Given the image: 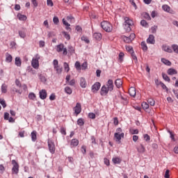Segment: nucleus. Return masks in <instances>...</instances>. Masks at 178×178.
Instances as JSON below:
<instances>
[{
  "label": "nucleus",
  "instance_id": "nucleus-40",
  "mask_svg": "<svg viewBox=\"0 0 178 178\" xmlns=\"http://www.w3.org/2000/svg\"><path fill=\"white\" fill-rule=\"evenodd\" d=\"M147 102L149 104V105H151V106H154V105H155V100H154L152 98L148 99Z\"/></svg>",
  "mask_w": 178,
  "mask_h": 178
},
{
  "label": "nucleus",
  "instance_id": "nucleus-13",
  "mask_svg": "<svg viewBox=\"0 0 178 178\" xmlns=\"http://www.w3.org/2000/svg\"><path fill=\"white\" fill-rule=\"evenodd\" d=\"M147 44H155V36H154V35H149L147 40Z\"/></svg>",
  "mask_w": 178,
  "mask_h": 178
},
{
  "label": "nucleus",
  "instance_id": "nucleus-63",
  "mask_svg": "<svg viewBox=\"0 0 178 178\" xmlns=\"http://www.w3.org/2000/svg\"><path fill=\"white\" fill-rule=\"evenodd\" d=\"M58 60H54V61H53V65H54V67H58V66H59L58 65Z\"/></svg>",
  "mask_w": 178,
  "mask_h": 178
},
{
  "label": "nucleus",
  "instance_id": "nucleus-10",
  "mask_svg": "<svg viewBox=\"0 0 178 178\" xmlns=\"http://www.w3.org/2000/svg\"><path fill=\"white\" fill-rule=\"evenodd\" d=\"M99 88H101V83L99 82H96L92 86V92H97Z\"/></svg>",
  "mask_w": 178,
  "mask_h": 178
},
{
  "label": "nucleus",
  "instance_id": "nucleus-25",
  "mask_svg": "<svg viewBox=\"0 0 178 178\" xmlns=\"http://www.w3.org/2000/svg\"><path fill=\"white\" fill-rule=\"evenodd\" d=\"M17 17H18L19 20H22V21L27 20V17L26 15H22L20 13H19L17 15Z\"/></svg>",
  "mask_w": 178,
  "mask_h": 178
},
{
  "label": "nucleus",
  "instance_id": "nucleus-43",
  "mask_svg": "<svg viewBox=\"0 0 178 178\" xmlns=\"http://www.w3.org/2000/svg\"><path fill=\"white\" fill-rule=\"evenodd\" d=\"M11 91L13 92H17L18 94H22V92L19 90H17L16 88H15L14 86H13L11 88Z\"/></svg>",
  "mask_w": 178,
  "mask_h": 178
},
{
  "label": "nucleus",
  "instance_id": "nucleus-54",
  "mask_svg": "<svg viewBox=\"0 0 178 178\" xmlns=\"http://www.w3.org/2000/svg\"><path fill=\"white\" fill-rule=\"evenodd\" d=\"M15 84L17 87H19L20 88V87H22V83H20V81H19V79H16L15 80Z\"/></svg>",
  "mask_w": 178,
  "mask_h": 178
},
{
  "label": "nucleus",
  "instance_id": "nucleus-39",
  "mask_svg": "<svg viewBox=\"0 0 178 178\" xmlns=\"http://www.w3.org/2000/svg\"><path fill=\"white\" fill-rule=\"evenodd\" d=\"M77 124L79 126H84V120H83V118H79L77 120Z\"/></svg>",
  "mask_w": 178,
  "mask_h": 178
},
{
  "label": "nucleus",
  "instance_id": "nucleus-58",
  "mask_svg": "<svg viewBox=\"0 0 178 178\" xmlns=\"http://www.w3.org/2000/svg\"><path fill=\"white\" fill-rule=\"evenodd\" d=\"M60 133L61 134H63L64 136H66V129L65 127L60 128Z\"/></svg>",
  "mask_w": 178,
  "mask_h": 178
},
{
  "label": "nucleus",
  "instance_id": "nucleus-38",
  "mask_svg": "<svg viewBox=\"0 0 178 178\" xmlns=\"http://www.w3.org/2000/svg\"><path fill=\"white\" fill-rule=\"evenodd\" d=\"M19 35L21 38H26V32L24 31H19Z\"/></svg>",
  "mask_w": 178,
  "mask_h": 178
},
{
  "label": "nucleus",
  "instance_id": "nucleus-19",
  "mask_svg": "<svg viewBox=\"0 0 178 178\" xmlns=\"http://www.w3.org/2000/svg\"><path fill=\"white\" fill-rule=\"evenodd\" d=\"M163 51H165V52H169L170 54H172L173 51L172 50V48L170 47L167 46V45H163L162 47Z\"/></svg>",
  "mask_w": 178,
  "mask_h": 178
},
{
  "label": "nucleus",
  "instance_id": "nucleus-24",
  "mask_svg": "<svg viewBox=\"0 0 178 178\" xmlns=\"http://www.w3.org/2000/svg\"><path fill=\"white\" fill-rule=\"evenodd\" d=\"M1 92H3V94H6V92H8V85L3 83L1 86Z\"/></svg>",
  "mask_w": 178,
  "mask_h": 178
},
{
  "label": "nucleus",
  "instance_id": "nucleus-42",
  "mask_svg": "<svg viewBox=\"0 0 178 178\" xmlns=\"http://www.w3.org/2000/svg\"><path fill=\"white\" fill-rule=\"evenodd\" d=\"M87 62H84L83 63H82V65H81V70H86V69H87Z\"/></svg>",
  "mask_w": 178,
  "mask_h": 178
},
{
  "label": "nucleus",
  "instance_id": "nucleus-37",
  "mask_svg": "<svg viewBox=\"0 0 178 178\" xmlns=\"http://www.w3.org/2000/svg\"><path fill=\"white\" fill-rule=\"evenodd\" d=\"M63 23L65 26H66V29L67 30H71L70 29V25L69 24V23H67V22H66V19H63Z\"/></svg>",
  "mask_w": 178,
  "mask_h": 178
},
{
  "label": "nucleus",
  "instance_id": "nucleus-46",
  "mask_svg": "<svg viewBox=\"0 0 178 178\" xmlns=\"http://www.w3.org/2000/svg\"><path fill=\"white\" fill-rule=\"evenodd\" d=\"M140 24L141 26H143V27H148V23H147V21L143 19L141 22H140Z\"/></svg>",
  "mask_w": 178,
  "mask_h": 178
},
{
  "label": "nucleus",
  "instance_id": "nucleus-11",
  "mask_svg": "<svg viewBox=\"0 0 178 178\" xmlns=\"http://www.w3.org/2000/svg\"><path fill=\"white\" fill-rule=\"evenodd\" d=\"M109 90L106 88V86H103L101 88L100 94L102 97H105V95H108V92H109Z\"/></svg>",
  "mask_w": 178,
  "mask_h": 178
},
{
  "label": "nucleus",
  "instance_id": "nucleus-22",
  "mask_svg": "<svg viewBox=\"0 0 178 178\" xmlns=\"http://www.w3.org/2000/svg\"><path fill=\"white\" fill-rule=\"evenodd\" d=\"M77 145H79V140L72 139L70 143V146L72 147V148H73V147H77Z\"/></svg>",
  "mask_w": 178,
  "mask_h": 178
},
{
  "label": "nucleus",
  "instance_id": "nucleus-7",
  "mask_svg": "<svg viewBox=\"0 0 178 178\" xmlns=\"http://www.w3.org/2000/svg\"><path fill=\"white\" fill-rule=\"evenodd\" d=\"M57 52H62L64 55H67V49L65 48V46L62 44L57 45L56 47Z\"/></svg>",
  "mask_w": 178,
  "mask_h": 178
},
{
  "label": "nucleus",
  "instance_id": "nucleus-44",
  "mask_svg": "<svg viewBox=\"0 0 178 178\" xmlns=\"http://www.w3.org/2000/svg\"><path fill=\"white\" fill-rule=\"evenodd\" d=\"M81 151L82 154H86L87 153V147H86V145H83L81 147Z\"/></svg>",
  "mask_w": 178,
  "mask_h": 178
},
{
  "label": "nucleus",
  "instance_id": "nucleus-18",
  "mask_svg": "<svg viewBox=\"0 0 178 178\" xmlns=\"http://www.w3.org/2000/svg\"><path fill=\"white\" fill-rule=\"evenodd\" d=\"M13 59V57H12V55L9 54V53L6 54V62L8 63H10Z\"/></svg>",
  "mask_w": 178,
  "mask_h": 178
},
{
  "label": "nucleus",
  "instance_id": "nucleus-62",
  "mask_svg": "<svg viewBox=\"0 0 178 178\" xmlns=\"http://www.w3.org/2000/svg\"><path fill=\"white\" fill-rule=\"evenodd\" d=\"M63 34H64V37H65V38L67 40H70V35H69L66 32H63Z\"/></svg>",
  "mask_w": 178,
  "mask_h": 178
},
{
  "label": "nucleus",
  "instance_id": "nucleus-34",
  "mask_svg": "<svg viewBox=\"0 0 178 178\" xmlns=\"http://www.w3.org/2000/svg\"><path fill=\"white\" fill-rule=\"evenodd\" d=\"M126 49L127 52H130V54H134V50H133V47L131 46H126Z\"/></svg>",
  "mask_w": 178,
  "mask_h": 178
},
{
  "label": "nucleus",
  "instance_id": "nucleus-9",
  "mask_svg": "<svg viewBox=\"0 0 178 178\" xmlns=\"http://www.w3.org/2000/svg\"><path fill=\"white\" fill-rule=\"evenodd\" d=\"M106 87L107 88L108 90L110 91H113V80L112 79H108L106 84Z\"/></svg>",
  "mask_w": 178,
  "mask_h": 178
},
{
  "label": "nucleus",
  "instance_id": "nucleus-51",
  "mask_svg": "<svg viewBox=\"0 0 178 178\" xmlns=\"http://www.w3.org/2000/svg\"><path fill=\"white\" fill-rule=\"evenodd\" d=\"M0 104L2 105L3 108H6V102L5 100L0 99Z\"/></svg>",
  "mask_w": 178,
  "mask_h": 178
},
{
  "label": "nucleus",
  "instance_id": "nucleus-8",
  "mask_svg": "<svg viewBox=\"0 0 178 178\" xmlns=\"http://www.w3.org/2000/svg\"><path fill=\"white\" fill-rule=\"evenodd\" d=\"M124 138V133H121V134H114V138H115V141L120 144V140L122 138Z\"/></svg>",
  "mask_w": 178,
  "mask_h": 178
},
{
  "label": "nucleus",
  "instance_id": "nucleus-30",
  "mask_svg": "<svg viewBox=\"0 0 178 178\" xmlns=\"http://www.w3.org/2000/svg\"><path fill=\"white\" fill-rule=\"evenodd\" d=\"M162 8L163 10L165 11V12H168V13H170V7L168 5H163L162 6Z\"/></svg>",
  "mask_w": 178,
  "mask_h": 178
},
{
  "label": "nucleus",
  "instance_id": "nucleus-41",
  "mask_svg": "<svg viewBox=\"0 0 178 178\" xmlns=\"http://www.w3.org/2000/svg\"><path fill=\"white\" fill-rule=\"evenodd\" d=\"M54 69L58 74H60V73H62V67H59V65H57V67H54Z\"/></svg>",
  "mask_w": 178,
  "mask_h": 178
},
{
  "label": "nucleus",
  "instance_id": "nucleus-4",
  "mask_svg": "<svg viewBox=\"0 0 178 178\" xmlns=\"http://www.w3.org/2000/svg\"><path fill=\"white\" fill-rule=\"evenodd\" d=\"M47 144L49 152L54 154L55 152V143H54L52 140L49 139Z\"/></svg>",
  "mask_w": 178,
  "mask_h": 178
},
{
  "label": "nucleus",
  "instance_id": "nucleus-6",
  "mask_svg": "<svg viewBox=\"0 0 178 178\" xmlns=\"http://www.w3.org/2000/svg\"><path fill=\"white\" fill-rule=\"evenodd\" d=\"M136 38V34L134 33H131L129 37L127 36H123L122 39L124 42H127V44H130L133 40Z\"/></svg>",
  "mask_w": 178,
  "mask_h": 178
},
{
  "label": "nucleus",
  "instance_id": "nucleus-49",
  "mask_svg": "<svg viewBox=\"0 0 178 178\" xmlns=\"http://www.w3.org/2000/svg\"><path fill=\"white\" fill-rule=\"evenodd\" d=\"M142 107L143 109H148L149 108V104H147V102L142 103Z\"/></svg>",
  "mask_w": 178,
  "mask_h": 178
},
{
  "label": "nucleus",
  "instance_id": "nucleus-35",
  "mask_svg": "<svg viewBox=\"0 0 178 178\" xmlns=\"http://www.w3.org/2000/svg\"><path fill=\"white\" fill-rule=\"evenodd\" d=\"M141 47H142L143 51H147L148 47H147V44L145 43V42H141Z\"/></svg>",
  "mask_w": 178,
  "mask_h": 178
},
{
  "label": "nucleus",
  "instance_id": "nucleus-26",
  "mask_svg": "<svg viewBox=\"0 0 178 178\" xmlns=\"http://www.w3.org/2000/svg\"><path fill=\"white\" fill-rule=\"evenodd\" d=\"M31 136L32 141H35V140H37V131H32V133L31 134Z\"/></svg>",
  "mask_w": 178,
  "mask_h": 178
},
{
  "label": "nucleus",
  "instance_id": "nucleus-2",
  "mask_svg": "<svg viewBox=\"0 0 178 178\" xmlns=\"http://www.w3.org/2000/svg\"><path fill=\"white\" fill-rule=\"evenodd\" d=\"M124 28L126 31H131V26H133V21H131L129 17H125L124 18Z\"/></svg>",
  "mask_w": 178,
  "mask_h": 178
},
{
  "label": "nucleus",
  "instance_id": "nucleus-27",
  "mask_svg": "<svg viewBox=\"0 0 178 178\" xmlns=\"http://www.w3.org/2000/svg\"><path fill=\"white\" fill-rule=\"evenodd\" d=\"M112 161H113V163H115V165L119 164V163H120V162H122V160L119 157L113 158Z\"/></svg>",
  "mask_w": 178,
  "mask_h": 178
},
{
  "label": "nucleus",
  "instance_id": "nucleus-50",
  "mask_svg": "<svg viewBox=\"0 0 178 178\" xmlns=\"http://www.w3.org/2000/svg\"><path fill=\"white\" fill-rule=\"evenodd\" d=\"M158 29V26H152L151 28V31L153 34H155V33H156V30Z\"/></svg>",
  "mask_w": 178,
  "mask_h": 178
},
{
  "label": "nucleus",
  "instance_id": "nucleus-59",
  "mask_svg": "<svg viewBox=\"0 0 178 178\" xmlns=\"http://www.w3.org/2000/svg\"><path fill=\"white\" fill-rule=\"evenodd\" d=\"M169 172H170L169 170H166L165 175H164L165 178H170V175H169Z\"/></svg>",
  "mask_w": 178,
  "mask_h": 178
},
{
  "label": "nucleus",
  "instance_id": "nucleus-21",
  "mask_svg": "<svg viewBox=\"0 0 178 178\" xmlns=\"http://www.w3.org/2000/svg\"><path fill=\"white\" fill-rule=\"evenodd\" d=\"M80 86L82 87V88H86L87 87V83L86 82V79L84 78H81Z\"/></svg>",
  "mask_w": 178,
  "mask_h": 178
},
{
  "label": "nucleus",
  "instance_id": "nucleus-64",
  "mask_svg": "<svg viewBox=\"0 0 178 178\" xmlns=\"http://www.w3.org/2000/svg\"><path fill=\"white\" fill-rule=\"evenodd\" d=\"M47 5L48 6H54V2H52V0H47Z\"/></svg>",
  "mask_w": 178,
  "mask_h": 178
},
{
  "label": "nucleus",
  "instance_id": "nucleus-52",
  "mask_svg": "<svg viewBox=\"0 0 178 178\" xmlns=\"http://www.w3.org/2000/svg\"><path fill=\"white\" fill-rule=\"evenodd\" d=\"M53 22L54 24H58L59 23V18H58V17H54L53 18Z\"/></svg>",
  "mask_w": 178,
  "mask_h": 178
},
{
  "label": "nucleus",
  "instance_id": "nucleus-53",
  "mask_svg": "<svg viewBox=\"0 0 178 178\" xmlns=\"http://www.w3.org/2000/svg\"><path fill=\"white\" fill-rule=\"evenodd\" d=\"M29 98L30 99H35V94H34V93H30V94L29 95Z\"/></svg>",
  "mask_w": 178,
  "mask_h": 178
},
{
  "label": "nucleus",
  "instance_id": "nucleus-31",
  "mask_svg": "<svg viewBox=\"0 0 178 178\" xmlns=\"http://www.w3.org/2000/svg\"><path fill=\"white\" fill-rule=\"evenodd\" d=\"M63 66L64 70H65L67 73H69V70H70V67H69V64L67 63H64Z\"/></svg>",
  "mask_w": 178,
  "mask_h": 178
},
{
  "label": "nucleus",
  "instance_id": "nucleus-17",
  "mask_svg": "<svg viewBox=\"0 0 178 178\" xmlns=\"http://www.w3.org/2000/svg\"><path fill=\"white\" fill-rule=\"evenodd\" d=\"M167 73L169 76H173V74H177V71L173 68H170L168 70Z\"/></svg>",
  "mask_w": 178,
  "mask_h": 178
},
{
  "label": "nucleus",
  "instance_id": "nucleus-28",
  "mask_svg": "<svg viewBox=\"0 0 178 178\" xmlns=\"http://www.w3.org/2000/svg\"><path fill=\"white\" fill-rule=\"evenodd\" d=\"M15 65L16 66H18V67L22 66V60H20L19 57L15 58Z\"/></svg>",
  "mask_w": 178,
  "mask_h": 178
},
{
  "label": "nucleus",
  "instance_id": "nucleus-12",
  "mask_svg": "<svg viewBox=\"0 0 178 178\" xmlns=\"http://www.w3.org/2000/svg\"><path fill=\"white\" fill-rule=\"evenodd\" d=\"M39 94L41 99H45L47 98V90L45 89L40 90Z\"/></svg>",
  "mask_w": 178,
  "mask_h": 178
},
{
  "label": "nucleus",
  "instance_id": "nucleus-1",
  "mask_svg": "<svg viewBox=\"0 0 178 178\" xmlns=\"http://www.w3.org/2000/svg\"><path fill=\"white\" fill-rule=\"evenodd\" d=\"M101 27L104 30V31H106V33H111L113 30V26L111 23L108 22V21H104L101 23Z\"/></svg>",
  "mask_w": 178,
  "mask_h": 178
},
{
  "label": "nucleus",
  "instance_id": "nucleus-60",
  "mask_svg": "<svg viewBox=\"0 0 178 178\" xmlns=\"http://www.w3.org/2000/svg\"><path fill=\"white\" fill-rule=\"evenodd\" d=\"M113 122H114V124L115 126H118V124H119V120H118V118H113Z\"/></svg>",
  "mask_w": 178,
  "mask_h": 178
},
{
  "label": "nucleus",
  "instance_id": "nucleus-55",
  "mask_svg": "<svg viewBox=\"0 0 178 178\" xmlns=\"http://www.w3.org/2000/svg\"><path fill=\"white\" fill-rule=\"evenodd\" d=\"M132 59H134V60H135V63H137L138 60H137V56H136V54H134V52L131 54Z\"/></svg>",
  "mask_w": 178,
  "mask_h": 178
},
{
  "label": "nucleus",
  "instance_id": "nucleus-15",
  "mask_svg": "<svg viewBox=\"0 0 178 178\" xmlns=\"http://www.w3.org/2000/svg\"><path fill=\"white\" fill-rule=\"evenodd\" d=\"M137 151L139 152V154H144L145 152V147L143 145H140L137 147Z\"/></svg>",
  "mask_w": 178,
  "mask_h": 178
},
{
  "label": "nucleus",
  "instance_id": "nucleus-32",
  "mask_svg": "<svg viewBox=\"0 0 178 178\" xmlns=\"http://www.w3.org/2000/svg\"><path fill=\"white\" fill-rule=\"evenodd\" d=\"M75 68L76 69V70H78V72H80V70H81V65L80 64V62L76 61L75 63Z\"/></svg>",
  "mask_w": 178,
  "mask_h": 178
},
{
  "label": "nucleus",
  "instance_id": "nucleus-5",
  "mask_svg": "<svg viewBox=\"0 0 178 178\" xmlns=\"http://www.w3.org/2000/svg\"><path fill=\"white\" fill-rule=\"evenodd\" d=\"M12 165H13L12 168L13 173L14 175H17V173H19V163L16 162V160H12Z\"/></svg>",
  "mask_w": 178,
  "mask_h": 178
},
{
  "label": "nucleus",
  "instance_id": "nucleus-56",
  "mask_svg": "<svg viewBox=\"0 0 178 178\" xmlns=\"http://www.w3.org/2000/svg\"><path fill=\"white\" fill-rule=\"evenodd\" d=\"M144 139L145 141L148 142V141H149V140H151V138L149 137V136L148 134H145Z\"/></svg>",
  "mask_w": 178,
  "mask_h": 178
},
{
  "label": "nucleus",
  "instance_id": "nucleus-47",
  "mask_svg": "<svg viewBox=\"0 0 178 178\" xmlns=\"http://www.w3.org/2000/svg\"><path fill=\"white\" fill-rule=\"evenodd\" d=\"M124 57V53L120 52L119 54V60L120 62H123V58Z\"/></svg>",
  "mask_w": 178,
  "mask_h": 178
},
{
  "label": "nucleus",
  "instance_id": "nucleus-14",
  "mask_svg": "<svg viewBox=\"0 0 178 178\" xmlns=\"http://www.w3.org/2000/svg\"><path fill=\"white\" fill-rule=\"evenodd\" d=\"M74 112L76 115L80 114L81 112V104L80 103L76 104V106L74 107Z\"/></svg>",
  "mask_w": 178,
  "mask_h": 178
},
{
  "label": "nucleus",
  "instance_id": "nucleus-61",
  "mask_svg": "<svg viewBox=\"0 0 178 178\" xmlns=\"http://www.w3.org/2000/svg\"><path fill=\"white\" fill-rule=\"evenodd\" d=\"M88 116L90 119H95V114L94 113H90Z\"/></svg>",
  "mask_w": 178,
  "mask_h": 178
},
{
  "label": "nucleus",
  "instance_id": "nucleus-20",
  "mask_svg": "<svg viewBox=\"0 0 178 178\" xmlns=\"http://www.w3.org/2000/svg\"><path fill=\"white\" fill-rule=\"evenodd\" d=\"M122 84H123L122 79H118L115 80V85L116 86L117 88H120L122 87Z\"/></svg>",
  "mask_w": 178,
  "mask_h": 178
},
{
  "label": "nucleus",
  "instance_id": "nucleus-48",
  "mask_svg": "<svg viewBox=\"0 0 178 178\" xmlns=\"http://www.w3.org/2000/svg\"><path fill=\"white\" fill-rule=\"evenodd\" d=\"M81 40L82 41H84L85 42H86V44H90V40H88V38L86 36H82Z\"/></svg>",
  "mask_w": 178,
  "mask_h": 178
},
{
  "label": "nucleus",
  "instance_id": "nucleus-29",
  "mask_svg": "<svg viewBox=\"0 0 178 178\" xmlns=\"http://www.w3.org/2000/svg\"><path fill=\"white\" fill-rule=\"evenodd\" d=\"M161 62L164 63V65H166L167 66H170V65H172V63L168 60H166V58H161Z\"/></svg>",
  "mask_w": 178,
  "mask_h": 178
},
{
  "label": "nucleus",
  "instance_id": "nucleus-16",
  "mask_svg": "<svg viewBox=\"0 0 178 178\" xmlns=\"http://www.w3.org/2000/svg\"><path fill=\"white\" fill-rule=\"evenodd\" d=\"M129 94L131 97H136V88L131 87L129 90Z\"/></svg>",
  "mask_w": 178,
  "mask_h": 178
},
{
  "label": "nucleus",
  "instance_id": "nucleus-3",
  "mask_svg": "<svg viewBox=\"0 0 178 178\" xmlns=\"http://www.w3.org/2000/svg\"><path fill=\"white\" fill-rule=\"evenodd\" d=\"M38 60H40V55L36 54L31 62V65L34 69H38V67L40 66Z\"/></svg>",
  "mask_w": 178,
  "mask_h": 178
},
{
  "label": "nucleus",
  "instance_id": "nucleus-33",
  "mask_svg": "<svg viewBox=\"0 0 178 178\" xmlns=\"http://www.w3.org/2000/svg\"><path fill=\"white\" fill-rule=\"evenodd\" d=\"M162 77L165 81H168V83L170 81V78L166 74L162 73Z\"/></svg>",
  "mask_w": 178,
  "mask_h": 178
},
{
  "label": "nucleus",
  "instance_id": "nucleus-23",
  "mask_svg": "<svg viewBox=\"0 0 178 178\" xmlns=\"http://www.w3.org/2000/svg\"><path fill=\"white\" fill-rule=\"evenodd\" d=\"M93 37L94 38H95V40H97V41H99V40L102 38V34H101L100 33H95L93 34Z\"/></svg>",
  "mask_w": 178,
  "mask_h": 178
},
{
  "label": "nucleus",
  "instance_id": "nucleus-57",
  "mask_svg": "<svg viewBox=\"0 0 178 178\" xmlns=\"http://www.w3.org/2000/svg\"><path fill=\"white\" fill-rule=\"evenodd\" d=\"M144 17L147 20H151V16H149V14H148V13H145L144 14Z\"/></svg>",
  "mask_w": 178,
  "mask_h": 178
},
{
  "label": "nucleus",
  "instance_id": "nucleus-36",
  "mask_svg": "<svg viewBox=\"0 0 178 178\" xmlns=\"http://www.w3.org/2000/svg\"><path fill=\"white\" fill-rule=\"evenodd\" d=\"M65 92H66V94H68L69 95H70V94H72V88H70V87H65Z\"/></svg>",
  "mask_w": 178,
  "mask_h": 178
},
{
  "label": "nucleus",
  "instance_id": "nucleus-45",
  "mask_svg": "<svg viewBox=\"0 0 178 178\" xmlns=\"http://www.w3.org/2000/svg\"><path fill=\"white\" fill-rule=\"evenodd\" d=\"M172 48L176 54H178V46L177 44H172Z\"/></svg>",
  "mask_w": 178,
  "mask_h": 178
}]
</instances>
